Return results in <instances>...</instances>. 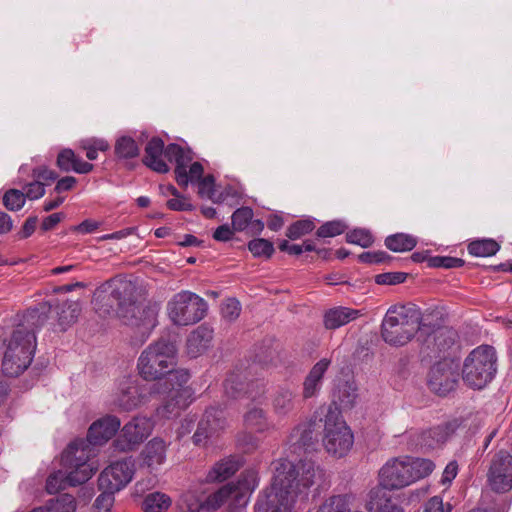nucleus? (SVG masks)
Masks as SVG:
<instances>
[{
	"mask_svg": "<svg viewBox=\"0 0 512 512\" xmlns=\"http://www.w3.org/2000/svg\"><path fill=\"white\" fill-rule=\"evenodd\" d=\"M240 468V462L235 456H228L217 463L211 468L207 474V481L209 482H222L233 476Z\"/></svg>",
	"mask_w": 512,
	"mask_h": 512,
	"instance_id": "28",
	"label": "nucleus"
},
{
	"mask_svg": "<svg viewBox=\"0 0 512 512\" xmlns=\"http://www.w3.org/2000/svg\"><path fill=\"white\" fill-rule=\"evenodd\" d=\"M181 512H199L204 509V502H200L193 492L183 493L178 501Z\"/></svg>",
	"mask_w": 512,
	"mask_h": 512,
	"instance_id": "44",
	"label": "nucleus"
},
{
	"mask_svg": "<svg viewBox=\"0 0 512 512\" xmlns=\"http://www.w3.org/2000/svg\"><path fill=\"white\" fill-rule=\"evenodd\" d=\"M248 249L254 257L270 258L274 253L272 242L263 238L251 240L248 243Z\"/></svg>",
	"mask_w": 512,
	"mask_h": 512,
	"instance_id": "40",
	"label": "nucleus"
},
{
	"mask_svg": "<svg viewBox=\"0 0 512 512\" xmlns=\"http://www.w3.org/2000/svg\"><path fill=\"white\" fill-rule=\"evenodd\" d=\"M144 400L140 387L131 380L125 381L117 395L116 404L125 411L135 409Z\"/></svg>",
	"mask_w": 512,
	"mask_h": 512,
	"instance_id": "27",
	"label": "nucleus"
},
{
	"mask_svg": "<svg viewBox=\"0 0 512 512\" xmlns=\"http://www.w3.org/2000/svg\"><path fill=\"white\" fill-rule=\"evenodd\" d=\"M37 222H38L37 217H29L25 221L21 231L19 232L20 238L25 239V238H28L29 236H31L36 229Z\"/></svg>",
	"mask_w": 512,
	"mask_h": 512,
	"instance_id": "64",
	"label": "nucleus"
},
{
	"mask_svg": "<svg viewBox=\"0 0 512 512\" xmlns=\"http://www.w3.org/2000/svg\"><path fill=\"white\" fill-rule=\"evenodd\" d=\"M167 444L164 440L153 438L142 450L140 457L142 465L150 470L157 469L166 460Z\"/></svg>",
	"mask_w": 512,
	"mask_h": 512,
	"instance_id": "24",
	"label": "nucleus"
},
{
	"mask_svg": "<svg viewBox=\"0 0 512 512\" xmlns=\"http://www.w3.org/2000/svg\"><path fill=\"white\" fill-rule=\"evenodd\" d=\"M167 312L175 325H192L204 318L207 312V303L193 292L181 291L168 302Z\"/></svg>",
	"mask_w": 512,
	"mask_h": 512,
	"instance_id": "9",
	"label": "nucleus"
},
{
	"mask_svg": "<svg viewBox=\"0 0 512 512\" xmlns=\"http://www.w3.org/2000/svg\"><path fill=\"white\" fill-rule=\"evenodd\" d=\"M49 512H75V498L69 494H63L56 499H51L46 504Z\"/></svg>",
	"mask_w": 512,
	"mask_h": 512,
	"instance_id": "39",
	"label": "nucleus"
},
{
	"mask_svg": "<svg viewBox=\"0 0 512 512\" xmlns=\"http://www.w3.org/2000/svg\"><path fill=\"white\" fill-rule=\"evenodd\" d=\"M297 395L289 388H280L275 393L272 400L273 411L276 415L288 416L297 407Z\"/></svg>",
	"mask_w": 512,
	"mask_h": 512,
	"instance_id": "31",
	"label": "nucleus"
},
{
	"mask_svg": "<svg viewBox=\"0 0 512 512\" xmlns=\"http://www.w3.org/2000/svg\"><path fill=\"white\" fill-rule=\"evenodd\" d=\"M233 236V230L227 224L219 226L213 233V238L217 241H228Z\"/></svg>",
	"mask_w": 512,
	"mask_h": 512,
	"instance_id": "63",
	"label": "nucleus"
},
{
	"mask_svg": "<svg viewBox=\"0 0 512 512\" xmlns=\"http://www.w3.org/2000/svg\"><path fill=\"white\" fill-rule=\"evenodd\" d=\"M244 390V383L240 381L238 376L231 375L224 382L225 393L232 397H240Z\"/></svg>",
	"mask_w": 512,
	"mask_h": 512,
	"instance_id": "54",
	"label": "nucleus"
},
{
	"mask_svg": "<svg viewBox=\"0 0 512 512\" xmlns=\"http://www.w3.org/2000/svg\"><path fill=\"white\" fill-rule=\"evenodd\" d=\"M244 422L247 427L257 431H263L266 428L264 411L260 408L249 410L244 416Z\"/></svg>",
	"mask_w": 512,
	"mask_h": 512,
	"instance_id": "46",
	"label": "nucleus"
},
{
	"mask_svg": "<svg viewBox=\"0 0 512 512\" xmlns=\"http://www.w3.org/2000/svg\"><path fill=\"white\" fill-rule=\"evenodd\" d=\"M103 284L117 303L118 317L127 318V313L134 312L138 300V288L135 282L119 275L105 281Z\"/></svg>",
	"mask_w": 512,
	"mask_h": 512,
	"instance_id": "11",
	"label": "nucleus"
},
{
	"mask_svg": "<svg viewBox=\"0 0 512 512\" xmlns=\"http://www.w3.org/2000/svg\"><path fill=\"white\" fill-rule=\"evenodd\" d=\"M434 469L435 464L429 459L395 457L389 459L380 469L379 479L384 488L402 489L429 476Z\"/></svg>",
	"mask_w": 512,
	"mask_h": 512,
	"instance_id": "3",
	"label": "nucleus"
},
{
	"mask_svg": "<svg viewBox=\"0 0 512 512\" xmlns=\"http://www.w3.org/2000/svg\"><path fill=\"white\" fill-rule=\"evenodd\" d=\"M225 426V417L223 410L217 407L208 408L202 419L198 423L196 432L194 433L195 443H200L203 439L212 437Z\"/></svg>",
	"mask_w": 512,
	"mask_h": 512,
	"instance_id": "18",
	"label": "nucleus"
},
{
	"mask_svg": "<svg viewBox=\"0 0 512 512\" xmlns=\"http://www.w3.org/2000/svg\"><path fill=\"white\" fill-rule=\"evenodd\" d=\"M241 304L235 298H229L222 303L221 314L228 322H233L240 316Z\"/></svg>",
	"mask_w": 512,
	"mask_h": 512,
	"instance_id": "48",
	"label": "nucleus"
},
{
	"mask_svg": "<svg viewBox=\"0 0 512 512\" xmlns=\"http://www.w3.org/2000/svg\"><path fill=\"white\" fill-rule=\"evenodd\" d=\"M66 485L72 486L64 477V474L61 471H58L52 475H50L46 482L47 492L50 494L56 493L61 489H64Z\"/></svg>",
	"mask_w": 512,
	"mask_h": 512,
	"instance_id": "52",
	"label": "nucleus"
},
{
	"mask_svg": "<svg viewBox=\"0 0 512 512\" xmlns=\"http://www.w3.org/2000/svg\"><path fill=\"white\" fill-rule=\"evenodd\" d=\"M314 228L315 224L313 221L308 219L298 220L288 227L286 236L292 240H296L310 233Z\"/></svg>",
	"mask_w": 512,
	"mask_h": 512,
	"instance_id": "42",
	"label": "nucleus"
},
{
	"mask_svg": "<svg viewBox=\"0 0 512 512\" xmlns=\"http://www.w3.org/2000/svg\"><path fill=\"white\" fill-rule=\"evenodd\" d=\"M45 183L35 179L23 187L24 195L30 200L41 198L45 194Z\"/></svg>",
	"mask_w": 512,
	"mask_h": 512,
	"instance_id": "55",
	"label": "nucleus"
},
{
	"mask_svg": "<svg viewBox=\"0 0 512 512\" xmlns=\"http://www.w3.org/2000/svg\"><path fill=\"white\" fill-rule=\"evenodd\" d=\"M56 166L63 172L74 171L79 174H87L94 168L93 164L83 161L70 148H64L58 153Z\"/></svg>",
	"mask_w": 512,
	"mask_h": 512,
	"instance_id": "25",
	"label": "nucleus"
},
{
	"mask_svg": "<svg viewBox=\"0 0 512 512\" xmlns=\"http://www.w3.org/2000/svg\"><path fill=\"white\" fill-rule=\"evenodd\" d=\"M451 509L452 506L449 503L444 504L441 497L434 496L425 504L424 512H450Z\"/></svg>",
	"mask_w": 512,
	"mask_h": 512,
	"instance_id": "57",
	"label": "nucleus"
},
{
	"mask_svg": "<svg viewBox=\"0 0 512 512\" xmlns=\"http://www.w3.org/2000/svg\"><path fill=\"white\" fill-rule=\"evenodd\" d=\"M331 365V360L328 358L320 359L309 371L307 378L322 384L323 377Z\"/></svg>",
	"mask_w": 512,
	"mask_h": 512,
	"instance_id": "53",
	"label": "nucleus"
},
{
	"mask_svg": "<svg viewBox=\"0 0 512 512\" xmlns=\"http://www.w3.org/2000/svg\"><path fill=\"white\" fill-rule=\"evenodd\" d=\"M81 312V306L77 301H64L56 306L58 325L65 331L73 325Z\"/></svg>",
	"mask_w": 512,
	"mask_h": 512,
	"instance_id": "33",
	"label": "nucleus"
},
{
	"mask_svg": "<svg viewBox=\"0 0 512 512\" xmlns=\"http://www.w3.org/2000/svg\"><path fill=\"white\" fill-rule=\"evenodd\" d=\"M76 184H77V179L75 177L65 176L57 181L54 190L57 193L70 191L75 187Z\"/></svg>",
	"mask_w": 512,
	"mask_h": 512,
	"instance_id": "62",
	"label": "nucleus"
},
{
	"mask_svg": "<svg viewBox=\"0 0 512 512\" xmlns=\"http://www.w3.org/2000/svg\"><path fill=\"white\" fill-rule=\"evenodd\" d=\"M321 386L322 384L305 377L302 391L303 399H309L316 396L320 391Z\"/></svg>",
	"mask_w": 512,
	"mask_h": 512,
	"instance_id": "60",
	"label": "nucleus"
},
{
	"mask_svg": "<svg viewBox=\"0 0 512 512\" xmlns=\"http://www.w3.org/2000/svg\"><path fill=\"white\" fill-rule=\"evenodd\" d=\"M454 432L455 425L446 422L421 432L416 444L424 450H433L442 446Z\"/></svg>",
	"mask_w": 512,
	"mask_h": 512,
	"instance_id": "20",
	"label": "nucleus"
},
{
	"mask_svg": "<svg viewBox=\"0 0 512 512\" xmlns=\"http://www.w3.org/2000/svg\"><path fill=\"white\" fill-rule=\"evenodd\" d=\"M32 177L46 184L55 181L58 175L46 166H38L32 170Z\"/></svg>",
	"mask_w": 512,
	"mask_h": 512,
	"instance_id": "56",
	"label": "nucleus"
},
{
	"mask_svg": "<svg viewBox=\"0 0 512 512\" xmlns=\"http://www.w3.org/2000/svg\"><path fill=\"white\" fill-rule=\"evenodd\" d=\"M416 244V238L405 233H396L385 239L386 247L393 252L410 251L416 246Z\"/></svg>",
	"mask_w": 512,
	"mask_h": 512,
	"instance_id": "34",
	"label": "nucleus"
},
{
	"mask_svg": "<svg viewBox=\"0 0 512 512\" xmlns=\"http://www.w3.org/2000/svg\"><path fill=\"white\" fill-rule=\"evenodd\" d=\"M339 403L343 409H350L357 399V389L352 383H344L339 388Z\"/></svg>",
	"mask_w": 512,
	"mask_h": 512,
	"instance_id": "43",
	"label": "nucleus"
},
{
	"mask_svg": "<svg viewBox=\"0 0 512 512\" xmlns=\"http://www.w3.org/2000/svg\"><path fill=\"white\" fill-rule=\"evenodd\" d=\"M253 482H255V479H253ZM254 488L255 483H253L252 487H245V485L241 482H239L238 485L231 483L226 484L206 498L204 501V509L208 511L217 510L229 500H232L235 503H239L245 497L243 489L253 490Z\"/></svg>",
	"mask_w": 512,
	"mask_h": 512,
	"instance_id": "16",
	"label": "nucleus"
},
{
	"mask_svg": "<svg viewBox=\"0 0 512 512\" xmlns=\"http://www.w3.org/2000/svg\"><path fill=\"white\" fill-rule=\"evenodd\" d=\"M360 316V310L342 306L335 307L324 314V326L326 329L334 330L356 320Z\"/></svg>",
	"mask_w": 512,
	"mask_h": 512,
	"instance_id": "26",
	"label": "nucleus"
},
{
	"mask_svg": "<svg viewBox=\"0 0 512 512\" xmlns=\"http://www.w3.org/2000/svg\"><path fill=\"white\" fill-rule=\"evenodd\" d=\"M347 226L340 220L329 221L321 225L316 234L320 238L335 237L345 232Z\"/></svg>",
	"mask_w": 512,
	"mask_h": 512,
	"instance_id": "47",
	"label": "nucleus"
},
{
	"mask_svg": "<svg viewBox=\"0 0 512 512\" xmlns=\"http://www.w3.org/2000/svg\"><path fill=\"white\" fill-rule=\"evenodd\" d=\"M213 331L206 326H199L192 331L187 339V352L191 357H197L210 344Z\"/></svg>",
	"mask_w": 512,
	"mask_h": 512,
	"instance_id": "30",
	"label": "nucleus"
},
{
	"mask_svg": "<svg viewBox=\"0 0 512 512\" xmlns=\"http://www.w3.org/2000/svg\"><path fill=\"white\" fill-rule=\"evenodd\" d=\"M456 333L450 328L439 327L430 333L425 339L428 348L437 352H444L454 345Z\"/></svg>",
	"mask_w": 512,
	"mask_h": 512,
	"instance_id": "32",
	"label": "nucleus"
},
{
	"mask_svg": "<svg viewBox=\"0 0 512 512\" xmlns=\"http://www.w3.org/2000/svg\"><path fill=\"white\" fill-rule=\"evenodd\" d=\"M120 424V420L116 416L108 415L99 419L88 430V442L92 443V445L104 444L116 434Z\"/></svg>",
	"mask_w": 512,
	"mask_h": 512,
	"instance_id": "21",
	"label": "nucleus"
},
{
	"mask_svg": "<svg viewBox=\"0 0 512 512\" xmlns=\"http://www.w3.org/2000/svg\"><path fill=\"white\" fill-rule=\"evenodd\" d=\"M165 157L170 162H175V179L178 185L187 187L189 177L187 173L188 164L193 160V153L178 144L171 143L165 148Z\"/></svg>",
	"mask_w": 512,
	"mask_h": 512,
	"instance_id": "17",
	"label": "nucleus"
},
{
	"mask_svg": "<svg viewBox=\"0 0 512 512\" xmlns=\"http://www.w3.org/2000/svg\"><path fill=\"white\" fill-rule=\"evenodd\" d=\"M324 432L323 444L329 454L341 458L351 450L353 433L337 415L330 413L326 416Z\"/></svg>",
	"mask_w": 512,
	"mask_h": 512,
	"instance_id": "10",
	"label": "nucleus"
},
{
	"mask_svg": "<svg viewBox=\"0 0 512 512\" xmlns=\"http://www.w3.org/2000/svg\"><path fill=\"white\" fill-rule=\"evenodd\" d=\"M385 489L383 486L374 487L370 490L366 509L369 512H404L403 508Z\"/></svg>",
	"mask_w": 512,
	"mask_h": 512,
	"instance_id": "22",
	"label": "nucleus"
},
{
	"mask_svg": "<svg viewBox=\"0 0 512 512\" xmlns=\"http://www.w3.org/2000/svg\"><path fill=\"white\" fill-rule=\"evenodd\" d=\"M159 307L157 304L146 306H137L134 312L127 313V318H123L125 323L140 329L142 334H149L157 325Z\"/></svg>",
	"mask_w": 512,
	"mask_h": 512,
	"instance_id": "19",
	"label": "nucleus"
},
{
	"mask_svg": "<svg viewBox=\"0 0 512 512\" xmlns=\"http://www.w3.org/2000/svg\"><path fill=\"white\" fill-rule=\"evenodd\" d=\"M190 374L186 370L172 373L168 380L156 382L151 387L152 393L166 394L163 403L156 409L160 418L169 419L176 417L191 402L192 390L186 386Z\"/></svg>",
	"mask_w": 512,
	"mask_h": 512,
	"instance_id": "5",
	"label": "nucleus"
},
{
	"mask_svg": "<svg viewBox=\"0 0 512 512\" xmlns=\"http://www.w3.org/2000/svg\"><path fill=\"white\" fill-rule=\"evenodd\" d=\"M497 356L489 345H480L465 358L462 367L464 383L474 389L484 388L494 378Z\"/></svg>",
	"mask_w": 512,
	"mask_h": 512,
	"instance_id": "7",
	"label": "nucleus"
},
{
	"mask_svg": "<svg viewBox=\"0 0 512 512\" xmlns=\"http://www.w3.org/2000/svg\"><path fill=\"white\" fill-rule=\"evenodd\" d=\"M26 201L24 192L17 189H9L3 196V205L10 211L20 210Z\"/></svg>",
	"mask_w": 512,
	"mask_h": 512,
	"instance_id": "41",
	"label": "nucleus"
},
{
	"mask_svg": "<svg viewBox=\"0 0 512 512\" xmlns=\"http://www.w3.org/2000/svg\"><path fill=\"white\" fill-rule=\"evenodd\" d=\"M421 310L412 303L392 305L386 312L381 325L383 340L393 346L410 342L417 332L422 333Z\"/></svg>",
	"mask_w": 512,
	"mask_h": 512,
	"instance_id": "2",
	"label": "nucleus"
},
{
	"mask_svg": "<svg viewBox=\"0 0 512 512\" xmlns=\"http://www.w3.org/2000/svg\"><path fill=\"white\" fill-rule=\"evenodd\" d=\"M92 304L95 311L101 317L118 316L119 309L117 303L112 298V294L108 292V289L104 288L103 283L95 290Z\"/></svg>",
	"mask_w": 512,
	"mask_h": 512,
	"instance_id": "29",
	"label": "nucleus"
},
{
	"mask_svg": "<svg viewBox=\"0 0 512 512\" xmlns=\"http://www.w3.org/2000/svg\"><path fill=\"white\" fill-rule=\"evenodd\" d=\"M171 505V499L168 495L160 492L148 494L143 503L144 512H166Z\"/></svg>",
	"mask_w": 512,
	"mask_h": 512,
	"instance_id": "35",
	"label": "nucleus"
},
{
	"mask_svg": "<svg viewBox=\"0 0 512 512\" xmlns=\"http://www.w3.org/2000/svg\"><path fill=\"white\" fill-rule=\"evenodd\" d=\"M350 498L348 495H333L325 499L317 512H350Z\"/></svg>",
	"mask_w": 512,
	"mask_h": 512,
	"instance_id": "36",
	"label": "nucleus"
},
{
	"mask_svg": "<svg viewBox=\"0 0 512 512\" xmlns=\"http://www.w3.org/2000/svg\"><path fill=\"white\" fill-rule=\"evenodd\" d=\"M464 260L461 258L449 256H434L428 259V265L435 268H459L464 265Z\"/></svg>",
	"mask_w": 512,
	"mask_h": 512,
	"instance_id": "49",
	"label": "nucleus"
},
{
	"mask_svg": "<svg viewBox=\"0 0 512 512\" xmlns=\"http://www.w3.org/2000/svg\"><path fill=\"white\" fill-rule=\"evenodd\" d=\"M407 276L404 272H386L375 275L374 281L378 285H397L405 282Z\"/></svg>",
	"mask_w": 512,
	"mask_h": 512,
	"instance_id": "51",
	"label": "nucleus"
},
{
	"mask_svg": "<svg viewBox=\"0 0 512 512\" xmlns=\"http://www.w3.org/2000/svg\"><path fill=\"white\" fill-rule=\"evenodd\" d=\"M459 382V367L450 359H444L434 364L428 375L429 389L438 394L445 396L454 391Z\"/></svg>",
	"mask_w": 512,
	"mask_h": 512,
	"instance_id": "12",
	"label": "nucleus"
},
{
	"mask_svg": "<svg viewBox=\"0 0 512 512\" xmlns=\"http://www.w3.org/2000/svg\"><path fill=\"white\" fill-rule=\"evenodd\" d=\"M326 485V471L313 461L281 463L271 486L257 499L254 512H294Z\"/></svg>",
	"mask_w": 512,
	"mask_h": 512,
	"instance_id": "1",
	"label": "nucleus"
},
{
	"mask_svg": "<svg viewBox=\"0 0 512 512\" xmlns=\"http://www.w3.org/2000/svg\"><path fill=\"white\" fill-rule=\"evenodd\" d=\"M213 185H214V178L212 175H207L206 177H202L199 180V194L201 196L206 195L207 197L211 198L214 193Z\"/></svg>",
	"mask_w": 512,
	"mask_h": 512,
	"instance_id": "61",
	"label": "nucleus"
},
{
	"mask_svg": "<svg viewBox=\"0 0 512 512\" xmlns=\"http://www.w3.org/2000/svg\"><path fill=\"white\" fill-rule=\"evenodd\" d=\"M167 207L173 211H192L194 206L189 202L188 198L181 196L169 199Z\"/></svg>",
	"mask_w": 512,
	"mask_h": 512,
	"instance_id": "59",
	"label": "nucleus"
},
{
	"mask_svg": "<svg viewBox=\"0 0 512 512\" xmlns=\"http://www.w3.org/2000/svg\"><path fill=\"white\" fill-rule=\"evenodd\" d=\"M165 148L161 138L153 137L145 147L143 163L155 172L167 173L169 166L162 159V155H165Z\"/></svg>",
	"mask_w": 512,
	"mask_h": 512,
	"instance_id": "23",
	"label": "nucleus"
},
{
	"mask_svg": "<svg viewBox=\"0 0 512 512\" xmlns=\"http://www.w3.org/2000/svg\"><path fill=\"white\" fill-rule=\"evenodd\" d=\"M253 218V210L250 207H241L232 214L233 230L243 231Z\"/></svg>",
	"mask_w": 512,
	"mask_h": 512,
	"instance_id": "45",
	"label": "nucleus"
},
{
	"mask_svg": "<svg viewBox=\"0 0 512 512\" xmlns=\"http://www.w3.org/2000/svg\"><path fill=\"white\" fill-rule=\"evenodd\" d=\"M115 155L119 159H130L139 155V147L135 140L129 136L117 139L114 147Z\"/></svg>",
	"mask_w": 512,
	"mask_h": 512,
	"instance_id": "38",
	"label": "nucleus"
},
{
	"mask_svg": "<svg viewBox=\"0 0 512 512\" xmlns=\"http://www.w3.org/2000/svg\"><path fill=\"white\" fill-rule=\"evenodd\" d=\"M152 429L153 424L148 418L134 417L124 425L113 445L121 452L133 451L151 434Z\"/></svg>",
	"mask_w": 512,
	"mask_h": 512,
	"instance_id": "13",
	"label": "nucleus"
},
{
	"mask_svg": "<svg viewBox=\"0 0 512 512\" xmlns=\"http://www.w3.org/2000/svg\"><path fill=\"white\" fill-rule=\"evenodd\" d=\"M102 494H100L95 500V507L100 511L107 512L113 505L114 497L113 494L116 491H108L102 490Z\"/></svg>",
	"mask_w": 512,
	"mask_h": 512,
	"instance_id": "58",
	"label": "nucleus"
},
{
	"mask_svg": "<svg viewBox=\"0 0 512 512\" xmlns=\"http://www.w3.org/2000/svg\"><path fill=\"white\" fill-rule=\"evenodd\" d=\"M488 482L497 493L512 489V455L506 451H499L494 455L488 471Z\"/></svg>",
	"mask_w": 512,
	"mask_h": 512,
	"instance_id": "15",
	"label": "nucleus"
},
{
	"mask_svg": "<svg viewBox=\"0 0 512 512\" xmlns=\"http://www.w3.org/2000/svg\"><path fill=\"white\" fill-rule=\"evenodd\" d=\"M176 367V347L168 340H158L150 344L140 355L137 368L141 377L157 382L168 380Z\"/></svg>",
	"mask_w": 512,
	"mask_h": 512,
	"instance_id": "4",
	"label": "nucleus"
},
{
	"mask_svg": "<svg viewBox=\"0 0 512 512\" xmlns=\"http://www.w3.org/2000/svg\"><path fill=\"white\" fill-rule=\"evenodd\" d=\"M91 446L93 445L88 442V438L85 440L78 439L70 443L62 453V465L66 469H70L66 479L72 486L85 483L94 474V469L88 463L89 459L94 455Z\"/></svg>",
	"mask_w": 512,
	"mask_h": 512,
	"instance_id": "8",
	"label": "nucleus"
},
{
	"mask_svg": "<svg viewBox=\"0 0 512 512\" xmlns=\"http://www.w3.org/2000/svg\"><path fill=\"white\" fill-rule=\"evenodd\" d=\"M133 475L134 462L131 458L113 462L101 472L98 478L99 489L117 492L132 480Z\"/></svg>",
	"mask_w": 512,
	"mask_h": 512,
	"instance_id": "14",
	"label": "nucleus"
},
{
	"mask_svg": "<svg viewBox=\"0 0 512 512\" xmlns=\"http://www.w3.org/2000/svg\"><path fill=\"white\" fill-rule=\"evenodd\" d=\"M499 249L500 245L493 239L476 240L468 245L469 253L477 257L493 256Z\"/></svg>",
	"mask_w": 512,
	"mask_h": 512,
	"instance_id": "37",
	"label": "nucleus"
},
{
	"mask_svg": "<svg viewBox=\"0 0 512 512\" xmlns=\"http://www.w3.org/2000/svg\"><path fill=\"white\" fill-rule=\"evenodd\" d=\"M36 348V337L24 327L15 329L8 340L2 360V371L8 377H18L31 364Z\"/></svg>",
	"mask_w": 512,
	"mask_h": 512,
	"instance_id": "6",
	"label": "nucleus"
},
{
	"mask_svg": "<svg viewBox=\"0 0 512 512\" xmlns=\"http://www.w3.org/2000/svg\"><path fill=\"white\" fill-rule=\"evenodd\" d=\"M346 241L348 243L357 244L366 248L373 243V237L368 230L355 229L346 234Z\"/></svg>",
	"mask_w": 512,
	"mask_h": 512,
	"instance_id": "50",
	"label": "nucleus"
}]
</instances>
